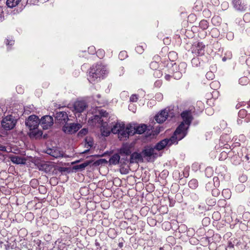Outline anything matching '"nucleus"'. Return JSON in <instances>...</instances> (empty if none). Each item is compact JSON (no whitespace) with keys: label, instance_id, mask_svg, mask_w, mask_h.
Segmentation results:
<instances>
[{"label":"nucleus","instance_id":"1","mask_svg":"<svg viewBox=\"0 0 250 250\" xmlns=\"http://www.w3.org/2000/svg\"><path fill=\"white\" fill-rule=\"evenodd\" d=\"M100 115H95L92 117L90 121L93 124H98L101 125V130L102 135L107 136L111 131L114 134H119L122 129H124L125 125L124 124L117 123L113 127L110 126L105 121L102 119V117H106L107 113L103 110L99 111Z\"/></svg>","mask_w":250,"mask_h":250},{"label":"nucleus","instance_id":"2","mask_svg":"<svg viewBox=\"0 0 250 250\" xmlns=\"http://www.w3.org/2000/svg\"><path fill=\"white\" fill-rule=\"evenodd\" d=\"M181 116L183 122L175 131V135H178L179 139H182L186 136L187 130L193 120L191 112L190 110L184 111L181 113Z\"/></svg>","mask_w":250,"mask_h":250},{"label":"nucleus","instance_id":"3","mask_svg":"<svg viewBox=\"0 0 250 250\" xmlns=\"http://www.w3.org/2000/svg\"><path fill=\"white\" fill-rule=\"evenodd\" d=\"M108 73L106 66L102 64L93 65L90 68L88 80L91 83L99 82Z\"/></svg>","mask_w":250,"mask_h":250},{"label":"nucleus","instance_id":"4","mask_svg":"<svg viewBox=\"0 0 250 250\" xmlns=\"http://www.w3.org/2000/svg\"><path fill=\"white\" fill-rule=\"evenodd\" d=\"M40 124L39 117L35 115L30 116L26 120L25 125L30 129L29 136L31 138L37 139L42 135V131L37 129Z\"/></svg>","mask_w":250,"mask_h":250},{"label":"nucleus","instance_id":"5","mask_svg":"<svg viewBox=\"0 0 250 250\" xmlns=\"http://www.w3.org/2000/svg\"><path fill=\"white\" fill-rule=\"evenodd\" d=\"M181 139H179L178 135H175V132L173 136L169 139H165L158 142L154 146L158 152L160 150L163 149L167 146H170L174 144H177L178 142Z\"/></svg>","mask_w":250,"mask_h":250},{"label":"nucleus","instance_id":"6","mask_svg":"<svg viewBox=\"0 0 250 250\" xmlns=\"http://www.w3.org/2000/svg\"><path fill=\"white\" fill-rule=\"evenodd\" d=\"M142 155L144 158H146L148 161L154 160L159 156H160L159 152H158L154 147L146 146L144 147L142 151Z\"/></svg>","mask_w":250,"mask_h":250},{"label":"nucleus","instance_id":"7","mask_svg":"<svg viewBox=\"0 0 250 250\" xmlns=\"http://www.w3.org/2000/svg\"><path fill=\"white\" fill-rule=\"evenodd\" d=\"M187 66L185 62L180 63L178 65L176 63L172 65V70L174 71L173 77L175 79L179 80L182 77V74L186 72Z\"/></svg>","mask_w":250,"mask_h":250},{"label":"nucleus","instance_id":"8","mask_svg":"<svg viewBox=\"0 0 250 250\" xmlns=\"http://www.w3.org/2000/svg\"><path fill=\"white\" fill-rule=\"evenodd\" d=\"M2 127L5 130H11L14 128L16 124V120L12 115L7 116L1 121Z\"/></svg>","mask_w":250,"mask_h":250},{"label":"nucleus","instance_id":"9","mask_svg":"<svg viewBox=\"0 0 250 250\" xmlns=\"http://www.w3.org/2000/svg\"><path fill=\"white\" fill-rule=\"evenodd\" d=\"M82 127L80 124H65L62 127L63 131L69 134H72L76 133L79 129Z\"/></svg>","mask_w":250,"mask_h":250},{"label":"nucleus","instance_id":"10","mask_svg":"<svg viewBox=\"0 0 250 250\" xmlns=\"http://www.w3.org/2000/svg\"><path fill=\"white\" fill-rule=\"evenodd\" d=\"M53 124V119L51 116H44L40 120V124L43 129H47L50 128Z\"/></svg>","mask_w":250,"mask_h":250},{"label":"nucleus","instance_id":"11","mask_svg":"<svg viewBox=\"0 0 250 250\" xmlns=\"http://www.w3.org/2000/svg\"><path fill=\"white\" fill-rule=\"evenodd\" d=\"M87 104L84 101H78L74 103L73 105V110L76 116V114L83 112L86 108Z\"/></svg>","mask_w":250,"mask_h":250},{"label":"nucleus","instance_id":"12","mask_svg":"<svg viewBox=\"0 0 250 250\" xmlns=\"http://www.w3.org/2000/svg\"><path fill=\"white\" fill-rule=\"evenodd\" d=\"M27 4H29V0H7L6 4L8 7L13 8L19 5L24 7Z\"/></svg>","mask_w":250,"mask_h":250},{"label":"nucleus","instance_id":"13","mask_svg":"<svg viewBox=\"0 0 250 250\" xmlns=\"http://www.w3.org/2000/svg\"><path fill=\"white\" fill-rule=\"evenodd\" d=\"M205 45L202 42H198L195 45L193 52L197 56H202L205 53Z\"/></svg>","mask_w":250,"mask_h":250},{"label":"nucleus","instance_id":"14","mask_svg":"<svg viewBox=\"0 0 250 250\" xmlns=\"http://www.w3.org/2000/svg\"><path fill=\"white\" fill-rule=\"evenodd\" d=\"M168 114L167 110L164 109L162 110L160 113L155 116V120L158 123H163L166 120L168 117Z\"/></svg>","mask_w":250,"mask_h":250},{"label":"nucleus","instance_id":"15","mask_svg":"<svg viewBox=\"0 0 250 250\" xmlns=\"http://www.w3.org/2000/svg\"><path fill=\"white\" fill-rule=\"evenodd\" d=\"M55 117L60 123H66L69 120L67 114L64 111L57 112Z\"/></svg>","mask_w":250,"mask_h":250},{"label":"nucleus","instance_id":"16","mask_svg":"<svg viewBox=\"0 0 250 250\" xmlns=\"http://www.w3.org/2000/svg\"><path fill=\"white\" fill-rule=\"evenodd\" d=\"M143 155L141 153L134 152L130 156V162L131 163H138L142 162Z\"/></svg>","mask_w":250,"mask_h":250},{"label":"nucleus","instance_id":"17","mask_svg":"<svg viewBox=\"0 0 250 250\" xmlns=\"http://www.w3.org/2000/svg\"><path fill=\"white\" fill-rule=\"evenodd\" d=\"M11 161L14 164H23L25 163L26 159L17 155H12L10 157Z\"/></svg>","mask_w":250,"mask_h":250},{"label":"nucleus","instance_id":"18","mask_svg":"<svg viewBox=\"0 0 250 250\" xmlns=\"http://www.w3.org/2000/svg\"><path fill=\"white\" fill-rule=\"evenodd\" d=\"M233 4L234 7L238 11H244L246 9V7L243 3H242V1L240 0H233Z\"/></svg>","mask_w":250,"mask_h":250},{"label":"nucleus","instance_id":"19","mask_svg":"<svg viewBox=\"0 0 250 250\" xmlns=\"http://www.w3.org/2000/svg\"><path fill=\"white\" fill-rule=\"evenodd\" d=\"M120 159V156L118 154L113 155L109 160V163L111 165H117L119 163Z\"/></svg>","mask_w":250,"mask_h":250},{"label":"nucleus","instance_id":"20","mask_svg":"<svg viewBox=\"0 0 250 250\" xmlns=\"http://www.w3.org/2000/svg\"><path fill=\"white\" fill-rule=\"evenodd\" d=\"M118 136L120 140L126 139L129 137V136L126 127L125 128L124 126V129H122L121 132L118 134Z\"/></svg>","mask_w":250,"mask_h":250},{"label":"nucleus","instance_id":"21","mask_svg":"<svg viewBox=\"0 0 250 250\" xmlns=\"http://www.w3.org/2000/svg\"><path fill=\"white\" fill-rule=\"evenodd\" d=\"M127 132L128 133L129 136H132L134 134L137 133L136 126H133V125H127L126 127Z\"/></svg>","mask_w":250,"mask_h":250},{"label":"nucleus","instance_id":"22","mask_svg":"<svg viewBox=\"0 0 250 250\" xmlns=\"http://www.w3.org/2000/svg\"><path fill=\"white\" fill-rule=\"evenodd\" d=\"M146 125L144 124L136 126L137 133L139 134L143 133L146 130Z\"/></svg>","mask_w":250,"mask_h":250},{"label":"nucleus","instance_id":"23","mask_svg":"<svg viewBox=\"0 0 250 250\" xmlns=\"http://www.w3.org/2000/svg\"><path fill=\"white\" fill-rule=\"evenodd\" d=\"M90 164V162H85L83 164H81L79 165H76L73 167V169L75 170L78 169H83L85 167H86L89 164Z\"/></svg>","mask_w":250,"mask_h":250},{"label":"nucleus","instance_id":"24","mask_svg":"<svg viewBox=\"0 0 250 250\" xmlns=\"http://www.w3.org/2000/svg\"><path fill=\"white\" fill-rule=\"evenodd\" d=\"M146 45L145 43H142V45H140L137 46L136 48V51L139 54H142L146 48Z\"/></svg>","mask_w":250,"mask_h":250},{"label":"nucleus","instance_id":"25","mask_svg":"<svg viewBox=\"0 0 250 250\" xmlns=\"http://www.w3.org/2000/svg\"><path fill=\"white\" fill-rule=\"evenodd\" d=\"M188 186L190 188L194 189L198 186V182L196 179H192L189 182Z\"/></svg>","mask_w":250,"mask_h":250},{"label":"nucleus","instance_id":"26","mask_svg":"<svg viewBox=\"0 0 250 250\" xmlns=\"http://www.w3.org/2000/svg\"><path fill=\"white\" fill-rule=\"evenodd\" d=\"M191 63L193 66L197 67L200 65L201 62L199 58L195 57L192 59Z\"/></svg>","mask_w":250,"mask_h":250},{"label":"nucleus","instance_id":"27","mask_svg":"<svg viewBox=\"0 0 250 250\" xmlns=\"http://www.w3.org/2000/svg\"><path fill=\"white\" fill-rule=\"evenodd\" d=\"M199 26L203 29H206L208 27V22L206 20H202L199 23Z\"/></svg>","mask_w":250,"mask_h":250},{"label":"nucleus","instance_id":"28","mask_svg":"<svg viewBox=\"0 0 250 250\" xmlns=\"http://www.w3.org/2000/svg\"><path fill=\"white\" fill-rule=\"evenodd\" d=\"M222 194L226 198H229L230 196V191L228 189H223L222 191Z\"/></svg>","mask_w":250,"mask_h":250},{"label":"nucleus","instance_id":"29","mask_svg":"<svg viewBox=\"0 0 250 250\" xmlns=\"http://www.w3.org/2000/svg\"><path fill=\"white\" fill-rule=\"evenodd\" d=\"M139 99V96L137 94H132L129 98V101L132 103L136 102Z\"/></svg>","mask_w":250,"mask_h":250},{"label":"nucleus","instance_id":"30","mask_svg":"<svg viewBox=\"0 0 250 250\" xmlns=\"http://www.w3.org/2000/svg\"><path fill=\"white\" fill-rule=\"evenodd\" d=\"M120 153L128 155L130 153V151L129 148L123 147L120 149Z\"/></svg>","mask_w":250,"mask_h":250},{"label":"nucleus","instance_id":"31","mask_svg":"<svg viewBox=\"0 0 250 250\" xmlns=\"http://www.w3.org/2000/svg\"><path fill=\"white\" fill-rule=\"evenodd\" d=\"M127 56V54L125 51H121L119 54V58L121 60H124Z\"/></svg>","mask_w":250,"mask_h":250},{"label":"nucleus","instance_id":"32","mask_svg":"<svg viewBox=\"0 0 250 250\" xmlns=\"http://www.w3.org/2000/svg\"><path fill=\"white\" fill-rule=\"evenodd\" d=\"M6 45H12L14 44V40L12 38L8 37L5 42Z\"/></svg>","mask_w":250,"mask_h":250},{"label":"nucleus","instance_id":"33","mask_svg":"<svg viewBox=\"0 0 250 250\" xmlns=\"http://www.w3.org/2000/svg\"><path fill=\"white\" fill-rule=\"evenodd\" d=\"M153 75L156 78H160L162 76L163 74L161 70H155L154 72Z\"/></svg>","mask_w":250,"mask_h":250},{"label":"nucleus","instance_id":"34","mask_svg":"<svg viewBox=\"0 0 250 250\" xmlns=\"http://www.w3.org/2000/svg\"><path fill=\"white\" fill-rule=\"evenodd\" d=\"M214 185L215 187H218L220 185L219 180L218 177H214L213 179Z\"/></svg>","mask_w":250,"mask_h":250},{"label":"nucleus","instance_id":"35","mask_svg":"<svg viewBox=\"0 0 250 250\" xmlns=\"http://www.w3.org/2000/svg\"><path fill=\"white\" fill-rule=\"evenodd\" d=\"M243 19L245 22H248L250 21V13H246L243 17Z\"/></svg>","mask_w":250,"mask_h":250},{"label":"nucleus","instance_id":"36","mask_svg":"<svg viewBox=\"0 0 250 250\" xmlns=\"http://www.w3.org/2000/svg\"><path fill=\"white\" fill-rule=\"evenodd\" d=\"M50 152H47V153L48 154H49L50 155H51V156H52L53 157H55V158H58L60 156V154H58L55 151H53L51 150H50Z\"/></svg>","mask_w":250,"mask_h":250},{"label":"nucleus","instance_id":"37","mask_svg":"<svg viewBox=\"0 0 250 250\" xmlns=\"http://www.w3.org/2000/svg\"><path fill=\"white\" fill-rule=\"evenodd\" d=\"M206 78L209 80H212L214 78V74L212 72H208L206 74Z\"/></svg>","mask_w":250,"mask_h":250},{"label":"nucleus","instance_id":"38","mask_svg":"<svg viewBox=\"0 0 250 250\" xmlns=\"http://www.w3.org/2000/svg\"><path fill=\"white\" fill-rule=\"evenodd\" d=\"M97 54L99 58H102L104 57V52L103 50H99L97 52Z\"/></svg>","mask_w":250,"mask_h":250},{"label":"nucleus","instance_id":"39","mask_svg":"<svg viewBox=\"0 0 250 250\" xmlns=\"http://www.w3.org/2000/svg\"><path fill=\"white\" fill-rule=\"evenodd\" d=\"M88 132V130L87 128H83L80 130V131L79 132L78 134L79 135H84L87 134Z\"/></svg>","mask_w":250,"mask_h":250},{"label":"nucleus","instance_id":"40","mask_svg":"<svg viewBox=\"0 0 250 250\" xmlns=\"http://www.w3.org/2000/svg\"><path fill=\"white\" fill-rule=\"evenodd\" d=\"M163 98V94L160 93H157L156 95H155V99L156 100H157L158 101H161Z\"/></svg>","mask_w":250,"mask_h":250},{"label":"nucleus","instance_id":"41","mask_svg":"<svg viewBox=\"0 0 250 250\" xmlns=\"http://www.w3.org/2000/svg\"><path fill=\"white\" fill-rule=\"evenodd\" d=\"M246 111L244 109H241L239 111L238 115L240 117H243L246 115Z\"/></svg>","mask_w":250,"mask_h":250},{"label":"nucleus","instance_id":"42","mask_svg":"<svg viewBox=\"0 0 250 250\" xmlns=\"http://www.w3.org/2000/svg\"><path fill=\"white\" fill-rule=\"evenodd\" d=\"M210 86L211 88L215 87V86H216V87H218L219 86V83L217 81H213L210 83Z\"/></svg>","mask_w":250,"mask_h":250},{"label":"nucleus","instance_id":"43","mask_svg":"<svg viewBox=\"0 0 250 250\" xmlns=\"http://www.w3.org/2000/svg\"><path fill=\"white\" fill-rule=\"evenodd\" d=\"M88 52L91 54H94L96 52L95 51V48L94 46H90L88 49Z\"/></svg>","mask_w":250,"mask_h":250},{"label":"nucleus","instance_id":"44","mask_svg":"<svg viewBox=\"0 0 250 250\" xmlns=\"http://www.w3.org/2000/svg\"><path fill=\"white\" fill-rule=\"evenodd\" d=\"M168 56L169 59H170L172 57L174 58H176L177 54L175 52H170L169 53Z\"/></svg>","mask_w":250,"mask_h":250},{"label":"nucleus","instance_id":"45","mask_svg":"<svg viewBox=\"0 0 250 250\" xmlns=\"http://www.w3.org/2000/svg\"><path fill=\"white\" fill-rule=\"evenodd\" d=\"M120 95H121V97L123 98H125L128 96V93L126 91L122 92L121 93Z\"/></svg>","mask_w":250,"mask_h":250},{"label":"nucleus","instance_id":"46","mask_svg":"<svg viewBox=\"0 0 250 250\" xmlns=\"http://www.w3.org/2000/svg\"><path fill=\"white\" fill-rule=\"evenodd\" d=\"M247 82V79L246 78H242L239 79V83H242V84H244Z\"/></svg>","mask_w":250,"mask_h":250},{"label":"nucleus","instance_id":"47","mask_svg":"<svg viewBox=\"0 0 250 250\" xmlns=\"http://www.w3.org/2000/svg\"><path fill=\"white\" fill-rule=\"evenodd\" d=\"M217 21V22L218 23H219L220 21V18L219 17H214L212 19V23H214V22H215V21Z\"/></svg>","mask_w":250,"mask_h":250},{"label":"nucleus","instance_id":"48","mask_svg":"<svg viewBox=\"0 0 250 250\" xmlns=\"http://www.w3.org/2000/svg\"><path fill=\"white\" fill-rule=\"evenodd\" d=\"M225 56L227 58V59H230L232 57L231 52L230 51L227 52L225 54Z\"/></svg>","mask_w":250,"mask_h":250},{"label":"nucleus","instance_id":"49","mask_svg":"<svg viewBox=\"0 0 250 250\" xmlns=\"http://www.w3.org/2000/svg\"><path fill=\"white\" fill-rule=\"evenodd\" d=\"M29 4H37L39 0H29Z\"/></svg>","mask_w":250,"mask_h":250},{"label":"nucleus","instance_id":"50","mask_svg":"<svg viewBox=\"0 0 250 250\" xmlns=\"http://www.w3.org/2000/svg\"><path fill=\"white\" fill-rule=\"evenodd\" d=\"M158 65V64L156 62H152L150 63V67L151 68L155 67Z\"/></svg>","mask_w":250,"mask_h":250},{"label":"nucleus","instance_id":"51","mask_svg":"<svg viewBox=\"0 0 250 250\" xmlns=\"http://www.w3.org/2000/svg\"><path fill=\"white\" fill-rule=\"evenodd\" d=\"M227 38L229 40H232L233 38V35L231 33H229L227 35Z\"/></svg>","mask_w":250,"mask_h":250},{"label":"nucleus","instance_id":"52","mask_svg":"<svg viewBox=\"0 0 250 250\" xmlns=\"http://www.w3.org/2000/svg\"><path fill=\"white\" fill-rule=\"evenodd\" d=\"M165 78L166 80L169 81L171 78V76L170 75L167 74L165 75Z\"/></svg>","mask_w":250,"mask_h":250},{"label":"nucleus","instance_id":"53","mask_svg":"<svg viewBox=\"0 0 250 250\" xmlns=\"http://www.w3.org/2000/svg\"><path fill=\"white\" fill-rule=\"evenodd\" d=\"M0 150L5 151H6V147L3 146H0Z\"/></svg>","mask_w":250,"mask_h":250},{"label":"nucleus","instance_id":"54","mask_svg":"<svg viewBox=\"0 0 250 250\" xmlns=\"http://www.w3.org/2000/svg\"><path fill=\"white\" fill-rule=\"evenodd\" d=\"M222 6H224L225 8H227L228 6V4L227 2H224L222 4Z\"/></svg>","mask_w":250,"mask_h":250},{"label":"nucleus","instance_id":"55","mask_svg":"<svg viewBox=\"0 0 250 250\" xmlns=\"http://www.w3.org/2000/svg\"><path fill=\"white\" fill-rule=\"evenodd\" d=\"M27 216L30 217V218H32L33 216V214H32L31 213H27Z\"/></svg>","mask_w":250,"mask_h":250},{"label":"nucleus","instance_id":"56","mask_svg":"<svg viewBox=\"0 0 250 250\" xmlns=\"http://www.w3.org/2000/svg\"><path fill=\"white\" fill-rule=\"evenodd\" d=\"M87 145L89 146H92V142H87Z\"/></svg>","mask_w":250,"mask_h":250},{"label":"nucleus","instance_id":"57","mask_svg":"<svg viewBox=\"0 0 250 250\" xmlns=\"http://www.w3.org/2000/svg\"><path fill=\"white\" fill-rule=\"evenodd\" d=\"M227 59H228L225 56L223 58V61H225Z\"/></svg>","mask_w":250,"mask_h":250},{"label":"nucleus","instance_id":"58","mask_svg":"<svg viewBox=\"0 0 250 250\" xmlns=\"http://www.w3.org/2000/svg\"><path fill=\"white\" fill-rule=\"evenodd\" d=\"M212 191H213V194H214V193L215 192H217V193H216V194H217V195L218 194V191H217V190H216V189H215V190H213Z\"/></svg>","mask_w":250,"mask_h":250},{"label":"nucleus","instance_id":"59","mask_svg":"<svg viewBox=\"0 0 250 250\" xmlns=\"http://www.w3.org/2000/svg\"><path fill=\"white\" fill-rule=\"evenodd\" d=\"M169 225V223L168 222H165L163 224V225Z\"/></svg>","mask_w":250,"mask_h":250},{"label":"nucleus","instance_id":"60","mask_svg":"<svg viewBox=\"0 0 250 250\" xmlns=\"http://www.w3.org/2000/svg\"><path fill=\"white\" fill-rule=\"evenodd\" d=\"M80 161V160H78V161H75V162L72 163V164L77 163L79 162Z\"/></svg>","mask_w":250,"mask_h":250},{"label":"nucleus","instance_id":"61","mask_svg":"<svg viewBox=\"0 0 250 250\" xmlns=\"http://www.w3.org/2000/svg\"><path fill=\"white\" fill-rule=\"evenodd\" d=\"M217 31V29H216V28L213 29L212 30V32H216V31Z\"/></svg>","mask_w":250,"mask_h":250},{"label":"nucleus","instance_id":"62","mask_svg":"<svg viewBox=\"0 0 250 250\" xmlns=\"http://www.w3.org/2000/svg\"><path fill=\"white\" fill-rule=\"evenodd\" d=\"M17 90H18V92L19 91H21V89H21V87H17Z\"/></svg>","mask_w":250,"mask_h":250},{"label":"nucleus","instance_id":"63","mask_svg":"<svg viewBox=\"0 0 250 250\" xmlns=\"http://www.w3.org/2000/svg\"><path fill=\"white\" fill-rule=\"evenodd\" d=\"M87 151V150H85L84 151H83V153H86Z\"/></svg>","mask_w":250,"mask_h":250},{"label":"nucleus","instance_id":"64","mask_svg":"<svg viewBox=\"0 0 250 250\" xmlns=\"http://www.w3.org/2000/svg\"><path fill=\"white\" fill-rule=\"evenodd\" d=\"M51 212H52V213H53V212H55V210H52L51 211Z\"/></svg>","mask_w":250,"mask_h":250}]
</instances>
